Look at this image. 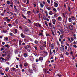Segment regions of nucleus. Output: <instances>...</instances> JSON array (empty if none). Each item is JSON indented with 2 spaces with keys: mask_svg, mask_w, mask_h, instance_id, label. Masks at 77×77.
Here are the masks:
<instances>
[{
  "mask_svg": "<svg viewBox=\"0 0 77 77\" xmlns=\"http://www.w3.org/2000/svg\"><path fill=\"white\" fill-rule=\"evenodd\" d=\"M0 74H1V75H3L5 74L3 72H0Z\"/></svg>",
  "mask_w": 77,
  "mask_h": 77,
  "instance_id": "5fc2aeb1",
  "label": "nucleus"
},
{
  "mask_svg": "<svg viewBox=\"0 0 77 77\" xmlns=\"http://www.w3.org/2000/svg\"><path fill=\"white\" fill-rule=\"evenodd\" d=\"M69 29L70 30H73V26L72 25H70L69 26Z\"/></svg>",
  "mask_w": 77,
  "mask_h": 77,
  "instance_id": "6e6552de",
  "label": "nucleus"
},
{
  "mask_svg": "<svg viewBox=\"0 0 77 77\" xmlns=\"http://www.w3.org/2000/svg\"><path fill=\"white\" fill-rule=\"evenodd\" d=\"M47 2L48 4H50V0H47Z\"/></svg>",
  "mask_w": 77,
  "mask_h": 77,
  "instance_id": "a19ab883",
  "label": "nucleus"
},
{
  "mask_svg": "<svg viewBox=\"0 0 77 77\" xmlns=\"http://www.w3.org/2000/svg\"><path fill=\"white\" fill-rule=\"evenodd\" d=\"M57 20H58L59 21H62V17L60 16L57 19Z\"/></svg>",
  "mask_w": 77,
  "mask_h": 77,
  "instance_id": "423d86ee",
  "label": "nucleus"
},
{
  "mask_svg": "<svg viewBox=\"0 0 77 77\" xmlns=\"http://www.w3.org/2000/svg\"><path fill=\"white\" fill-rule=\"evenodd\" d=\"M53 53H56V50H53Z\"/></svg>",
  "mask_w": 77,
  "mask_h": 77,
  "instance_id": "0e129e2a",
  "label": "nucleus"
},
{
  "mask_svg": "<svg viewBox=\"0 0 77 77\" xmlns=\"http://www.w3.org/2000/svg\"><path fill=\"white\" fill-rule=\"evenodd\" d=\"M15 3H17V0H15L14 2Z\"/></svg>",
  "mask_w": 77,
  "mask_h": 77,
  "instance_id": "774afa93",
  "label": "nucleus"
},
{
  "mask_svg": "<svg viewBox=\"0 0 77 77\" xmlns=\"http://www.w3.org/2000/svg\"><path fill=\"white\" fill-rule=\"evenodd\" d=\"M12 69H13V71H14L16 69L14 67H13L12 68Z\"/></svg>",
  "mask_w": 77,
  "mask_h": 77,
  "instance_id": "09e8293b",
  "label": "nucleus"
},
{
  "mask_svg": "<svg viewBox=\"0 0 77 77\" xmlns=\"http://www.w3.org/2000/svg\"><path fill=\"white\" fill-rule=\"evenodd\" d=\"M39 36H43V33H42L40 32L38 34Z\"/></svg>",
  "mask_w": 77,
  "mask_h": 77,
  "instance_id": "dca6fc26",
  "label": "nucleus"
},
{
  "mask_svg": "<svg viewBox=\"0 0 77 77\" xmlns=\"http://www.w3.org/2000/svg\"><path fill=\"white\" fill-rule=\"evenodd\" d=\"M58 75L59 77H62V75H61L60 74H58Z\"/></svg>",
  "mask_w": 77,
  "mask_h": 77,
  "instance_id": "052dcab7",
  "label": "nucleus"
},
{
  "mask_svg": "<svg viewBox=\"0 0 77 77\" xmlns=\"http://www.w3.org/2000/svg\"><path fill=\"white\" fill-rule=\"evenodd\" d=\"M47 9H48V11H50V10H51V8L50 7H48L47 8Z\"/></svg>",
  "mask_w": 77,
  "mask_h": 77,
  "instance_id": "6e6d98bb",
  "label": "nucleus"
},
{
  "mask_svg": "<svg viewBox=\"0 0 77 77\" xmlns=\"http://www.w3.org/2000/svg\"><path fill=\"white\" fill-rule=\"evenodd\" d=\"M46 44H47V42L45 41L43 42V47H47Z\"/></svg>",
  "mask_w": 77,
  "mask_h": 77,
  "instance_id": "39448f33",
  "label": "nucleus"
},
{
  "mask_svg": "<svg viewBox=\"0 0 77 77\" xmlns=\"http://www.w3.org/2000/svg\"><path fill=\"white\" fill-rule=\"evenodd\" d=\"M46 36H50V35L48 34H46Z\"/></svg>",
  "mask_w": 77,
  "mask_h": 77,
  "instance_id": "e2e57ef3",
  "label": "nucleus"
},
{
  "mask_svg": "<svg viewBox=\"0 0 77 77\" xmlns=\"http://www.w3.org/2000/svg\"><path fill=\"white\" fill-rule=\"evenodd\" d=\"M45 12L46 14V16L48 17V14L47 11H45Z\"/></svg>",
  "mask_w": 77,
  "mask_h": 77,
  "instance_id": "ddd939ff",
  "label": "nucleus"
},
{
  "mask_svg": "<svg viewBox=\"0 0 77 77\" xmlns=\"http://www.w3.org/2000/svg\"><path fill=\"white\" fill-rule=\"evenodd\" d=\"M63 35H60V38H61V39H63Z\"/></svg>",
  "mask_w": 77,
  "mask_h": 77,
  "instance_id": "c85d7f7f",
  "label": "nucleus"
},
{
  "mask_svg": "<svg viewBox=\"0 0 77 77\" xmlns=\"http://www.w3.org/2000/svg\"><path fill=\"white\" fill-rule=\"evenodd\" d=\"M57 3H58L57 1H56L54 3V6L55 8H57L58 6V4Z\"/></svg>",
  "mask_w": 77,
  "mask_h": 77,
  "instance_id": "f257e3e1",
  "label": "nucleus"
},
{
  "mask_svg": "<svg viewBox=\"0 0 77 77\" xmlns=\"http://www.w3.org/2000/svg\"><path fill=\"white\" fill-rule=\"evenodd\" d=\"M62 15L63 17V18H65V14H64V13H63L62 14Z\"/></svg>",
  "mask_w": 77,
  "mask_h": 77,
  "instance_id": "f704fd0d",
  "label": "nucleus"
},
{
  "mask_svg": "<svg viewBox=\"0 0 77 77\" xmlns=\"http://www.w3.org/2000/svg\"><path fill=\"white\" fill-rule=\"evenodd\" d=\"M30 11H28L27 12V14H28V15H30Z\"/></svg>",
  "mask_w": 77,
  "mask_h": 77,
  "instance_id": "ea45409f",
  "label": "nucleus"
},
{
  "mask_svg": "<svg viewBox=\"0 0 77 77\" xmlns=\"http://www.w3.org/2000/svg\"><path fill=\"white\" fill-rule=\"evenodd\" d=\"M57 44L58 46L60 45V44H59V41H57Z\"/></svg>",
  "mask_w": 77,
  "mask_h": 77,
  "instance_id": "6ab92c4d",
  "label": "nucleus"
},
{
  "mask_svg": "<svg viewBox=\"0 0 77 77\" xmlns=\"http://www.w3.org/2000/svg\"><path fill=\"white\" fill-rule=\"evenodd\" d=\"M21 41H20L19 43V45H21Z\"/></svg>",
  "mask_w": 77,
  "mask_h": 77,
  "instance_id": "79ce46f5",
  "label": "nucleus"
},
{
  "mask_svg": "<svg viewBox=\"0 0 77 77\" xmlns=\"http://www.w3.org/2000/svg\"><path fill=\"white\" fill-rule=\"evenodd\" d=\"M2 32H3V33H7V32H8V30H3Z\"/></svg>",
  "mask_w": 77,
  "mask_h": 77,
  "instance_id": "f3484780",
  "label": "nucleus"
},
{
  "mask_svg": "<svg viewBox=\"0 0 77 77\" xmlns=\"http://www.w3.org/2000/svg\"><path fill=\"white\" fill-rule=\"evenodd\" d=\"M68 10L69 12H71V10H70V7H68Z\"/></svg>",
  "mask_w": 77,
  "mask_h": 77,
  "instance_id": "bf43d9fd",
  "label": "nucleus"
},
{
  "mask_svg": "<svg viewBox=\"0 0 77 77\" xmlns=\"http://www.w3.org/2000/svg\"><path fill=\"white\" fill-rule=\"evenodd\" d=\"M15 22L16 24H18V19H17L16 20Z\"/></svg>",
  "mask_w": 77,
  "mask_h": 77,
  "instance_id": "412c9836",
  "label": "nucleus"
},
{
  "mask_svg": "<svg viewBox=\"0 0 77 77\" xmlns=\"http://www.w3.org/2000/svg\"><path fill=\"white\" fill-rule=\"evenodd\" d=\"M9 35H10V36H13V34L11 32H10Z\"/></svg>",
  "mask_w": 77,
  "mask_h": 77,
  "instance_id": "7c9ffc66",
  "label": "nucleus"
},
{
  "mask_svg": "<svg viewBox=\"0 0 77 77\" xmlns=\"http://www.w3.org/2000/svg\"><path fill=\"white\" fill-rule=\"evenodd\" d=\"M34 47L35 48V50H37L38 48H37V47L36 46H34Z\"/></svg>",
  "mask_w": 77,
  "mask_h": 77,
  "instance_id": "338daca9",
  "label": "nucleus"
},
{
  "mask_svg": "<svg viewBox=\"0 0 77 77\" xmlns=\"http://www.w3.org/2000/svg\"><path fill=\"white\" fill-rule=\"evenodd\" d=\"M11 3V2L9 1H8L7 2V3L8 4V5H10V3Z\"/></svg>",
  "mask_w": 77,
  "mask_h": 77,
  "instance_id": "b1692460",
  "label": "nucleus"
},
{
  "mask_svg": "<svg viewBox=\"0 0 77 77\" xmlns=\"http://www.w3.org/2000/svg\"><path fill=\"white\" fill-rule=\"evenodd\" d=\"M2 45H5V42H2Z\"/></svg>",
  "mask_w": 77,
  "mask_h": 77,
  "instance_id": "69168bd1",
  "label": "nucleus"
},
{
  "mask_svg": "<svg viewBox=\"0 0 77 77\" xmlns=\"http://www.w3.org/2000/svg\"><path fill=\"white\" fill-rule=\"evenodd\" d=\"M0 60H2V61H3L5 60L4 58H3V57H0Z\"/></svg>",
  "mask_w": 77,
  "mask_h": 77,
  "instance_id": "2eb2a0df",
  "label": "nucleus"
},
{
  "mask_svg": "<svg viewBox=\"0 0 77 77\" xmlns=\"http://www.w3.org/2000/svg\"><path fill=\"white\" fill-rule=\"evenodd\" d=\"M65 32V33H68L69 32V30H68V27L64 28Z\"/></svg>",
  "mask_w": 77,
  "mask_h": 77,
  "instance_id": "20e7f679",
  "label": "nucleus"
},
{
  "mask_svg": "<svg viewBox=\"0 0 77 77\" xmlns=\"http://www.w3.org/2000/svg\"><path fill=\"white\" fill-rule=\"evenodd\" d=\"M10 58H11V57H10V55H8L7 58L8 60H9Z\"/></svg>",
  "mask_w": 77,
  "mask_h": 77,
  "instance_id": "bb28decb",
  "label": "nucleus"
},
{
  "mask_svg": "<svg viewBox=\"0 0 77 77\" xmlns=\"http://www.w3.org/2000/svg\"><path fill=\"white\" fill-rule=\"evenodd\" d=\"M57 33L59 34V35H60V33L59 32V31H58L57 32Z\"/></svg>",
  "mask_w": 77,
  "mask_h": 77,
  "instance_id": "680f3d73",
  "label": "nucleus"
},
{
  "mask_svg": "<svg viewBox=\"0 0 77 77\" xmlns=\"http://www.w3.org/2000/svg\"><path fill=\"white\" fill-rule=\"evenodd\" d=\"M24 66H27L28 64L26 63H25L24 64Z\"/></svg>",
  "mask_w": 77,
  "mask_h": 77,
  "instance_id": "72a5a7b5",
  "label": "nucleus"
},
{
  "mask_svg": "<svg viewBox=\"0 0 77 77\" xmlns=\"http://www.w3.org/2000/svg\"><path fill=\"white\" fill-rule=\"evenodd\" d=\"M8 70H9V67H7L6 68V69H5V71H8Z\"/></svg>",
  "mask_w": 77,
  "mask_h": 77,
  "instance_id": "c9c22d12",
  "label": "nucleus"
},
{
  "mask_svg": "<svg viewBox=\"0 0 77 77\" xmlns=\"http://www.w3.org/2000/svg\"><path fill=\"white\" fill-rule=\"evenodd\" d=\"M61 47L60 48V51H63V50L64 49V46H63V45H61Z\"/></svg>",
  "mask_w": 77,
  "mask_h": 77,
  "instance_id": "7ed1b4c3",
  "label": "nucleus"
},
{
  "mask_svg": "<svg viewBox=\"0 0 77 77\" xmlns=\"http://www.w3.org/2000/svg\"><path fill=\"white\" fill-rule=\"evenodd\" d=\"M49 14L50 15H52L53 14V11H51L49 12Z\"/></svg>",
  "mask_w": 77,
  "mask_h": 77,
  "instance_id": "1a4fd4ad",
  "label": "nucleus"
},
{
  "mask_svg": "<svg viewBox=\"0 0 77 77\" xmlns=\"http://www.w3.org/2000/svg\"><path fill=\"white\" fill-rule=\"evenodd\" d=\"M19 66L21 68V69H22V68H23V67H22V66H23V64H20Z\"/></svg>",
  "mask_w": 77,
  "mask_h": 77,
  "instance_id": "cd10ccee",
  "label": "nucleus"
},
{
  "mask_svg": "<svg viewBox=\"0 0 77 77\" xmlns=\"http://www.w3.org/2000/svg\"><path fill=\"white\" fill-rule=\"evenodd\" d=\"M60 29H59L60 32L62 34L63 33L64 31H63V29L62 28V27L60 26Z\"/></svg>",
  "mask_w": 77,
  "mask_h": 77,
  "instance_id": "f03ea898",
  "label": "nucleus"
},
{
  "mask_svg": "<svg viewBox=\"0 0 77 77\" xmlns=\"http://www.w3.org/2000/svg\"><path fill=\"white\" fill-rule=\"evenodd\" d=\"M38 26L39 27H41V24L39 23H38Z\"/></svg>",
  "mask_w": 77,
  "mask_h": 77,
  "instance_id": "de8ad7c7",
  "label": "nucleus"
},
{
  "mask_svg": "<svg viewBox=\"0 0 77 77\" xmlns=\"http://www.w3.org/2000/svg\"><path fill=\"white\" fill-rule=\"evenodd\" d=\"M69 22H71L72 21V20H71V18H69Z\"/></svg>",
  "mask_w": 77,
  "mask_h": 77,
  "instance_id": "e433bc0d",
  "label": "nucleus"
},
{
  "mask_svg": "<svg viewBox=\"0 0 77 77\" xmlns=\"http://www.w3.org/2000/svg\"><path fill=\"white\" fill-rule=\"evenodd\" d=\"M11 21V20L10 19H8L7 20V21L8 22H10Z\"/></svg>",
  "mask_w": 77,
  "mask_h": 77,
  "instance_id": "58836bf2",
  "label": "nucleus"
},
{
  "mask_svg": "<svg viewBox=\"0 0 77 77\" xmlns=\"http://www.w3.org/2000/svg\"><path fill=\"white\" fill-rule=\"evenodd\" d=\"M73 46L75 48H77V45H73Z\"/></svg>",
  "mask_w": 77,
  "mask_h": 77,
  "instance_id": "864d4df0",
  "label": "nucleus"
},
{
  "mask_svg": "<svg viewBox=\"0 0 77 77\" xmlns=\"http://www.w3.org/2000/svg\"><path fill=\"white\" fill-rule=\"evenodd\" d=\"M29 3V0H27V2L26 3V4L28 5Z\"/></svg>",
  "mask_w": 77,
  "mask_h": 77,
  "instance_id": "603ef678",
  "label": "nucleus"
},
{
  "mask_svg": "<svg viewBox=\"0 0 77 77\" xmlns=\"http://www.w3.org/2000/svg\"><path fill=\"white\" fill-rule=\"evenodd\" d=\"M61 45H63V44H64V43L63 42V41H61Z\"/></svg>",
  "mask_w": 77,
  "mask_h": 77,
  "instance_id": "49530a36",
  "label": "nucleus"
},
{
  "mask_svg": "<svg viewBox=\"0 0 77 77\" xmlns=\"http://www.w3.org/2000/svg\"><path fill=\"white\" fill-rule=\"evenodd\" d=\"M33 70H34L35 71H36V69L35 67H33Z\"/></svg>",
  "mask_w": 77,
  "mask_h": 77,
  "instance_id": "c756f323",
  "label": "nucleus"
},
{
  "mask_svg": "<svg viewBox=\"0 0 77 77\" xmlns=\"http://www.w3.org/2000/svg\"><path fill=\"white\" fill-rule=\"evenodd\" d=\"M38 60L39 61L41 60H43V57H40L38 59Z\"/></svg>",
  "mask_w": 77,
  "mask_h": 77,
  "instance_id": "9b49d317",
  "label": "nucleus"
},
{
  "mask_svg": "<svg viewBox=\"0 0 77 77\" xmlns=\"http://www.w3.org/2000/svg\"><path fill=\"white\" fill-rule=\"evenodd\" d=\"M51 32H52L53 35V36H54L55 35L54 34V32L53 31H52V30H51Z\"/></svg>",
  "mask_w": 77,
  "mask_h": 77,
  "instance_id": "a18cd8bd",
  "label": "nucleus"
},
{
  "mask_svg": "<svg viewBox=\"0 0 77 77\" xmlns=\"http://www.w3.org/2000/svg\"><path fill=\"white\" fill-rule=\"evenodd\" d=\"M52 21L53 24H55L56 23V20L55 19H54L52 20Z\"/></svg>",
  "mask_w": 77,
  "mask_h": 77,
  "instance_id": "f8f14e48",
  "label": "nucleus"
},
{
  "mask_svg": "<svg viewBox=\"0 0 77 77\" xmlns=\"http://www.w3.org/2000/svg\"><path fill=\"white\" fill-rule=\"evenodd\" d=\"M5 46L6 47H8V48L10 47V46L9 45H5Z\"/></svg>",
  "mask_w": 77,
  "mask_h": 77,
  "instance_id": "a211bd4d",
  "label": "nucleus"
},
{
  "mask_svg": "<svg viewBox=\"0 0 77 77\" xmlns=\"http://www.w3.org/2000/svg\"><path fill=\"white\" fill-rule=\"evenodd\" d=\"M71 18L72 20H75V18L74 17V16H71Z\"/></svg>",
  "mask_w": 77,
  "mask_h": 77,
  "instance_id": "473e14b6",
  "label": "nucleus"
},
{
  "mask_svg": "<svg viewBox=\"0 0 77 77\" xmlns=\"http://www.w3.org/2000/svg\"><path fill=\"white\" fill-rule=\"evenodd\" d=\"M67 48H68V47H67V46H65V50H67Z\"/></svg>",
  "mask_w": 77,
  "mask_h": 77,
  "instance_id": "3c124183",
  "label": "nucleus"
},
{
  "mask_svg": "<svg viewBox=\"0 0 77 77\" xmlns=\"http://www.w3.org/2000/svg\"><path fill=\"white\" fill-rule=\"evenodd\" d=\"M29 59L31 60H33V57H32V56L29 57Z\"/></svg>",
  "mask_w": 77,
  "mask_h": 77,
  "instance_id": "aec40b11",
  "label": "nucleus"
},
{
  "mask_svg": "<svg viewBox=\"0 0 77 77\" xmlns=\"http://www.w3.org/2000/svg\"><path fill=\"white\" fill-rule=\"evenodd\" d=\"M53 11H54V12H57V10H56V9L55 8H54L53 9Z\"/></svg>",
  "mask_w": 77,
  "mask_h": 77,
  "instance_id": "4be33fe9",
  "label": "nucleus"
},
{
  "mask_svg": "<svg viewBox=\"0 0 77 77\" xmlns=\"http://www.w3.org/2000/svg\"><path fill=\"white\" fill-rule=\"evenodd\" d=\"M34 42L35 44H38V42L37 41H35Z\"/></svg>",
  "mask_w": 77,
  "mask_h": 77,
  "instance_id": "37998d69",
  "label": "nucleus"
},
{
  "mask_svg": "<svg viewBox=\"0 0 77 77\" xmlns=\"http://www.w3.org/2000/svg\"><path fill=\"white\" fill-rule=\"evenodd\" d=\"M54 17H57V14H55L54 15Z\"/></svg>",
  "mask_w": 77,
  "mask_h": 77,
  "instance_id": "13d9d810",
  "label": "nucleus"
},
{
  "mask_svg": "<svg viewBox=\"0 0 77 77\" xmlns=\"http://www.w3.org/2000/svg\"><path fill=\"white\" fill-rule=\"evenodd\" d=\"M38 16L39 18H42V15H41V14H38Z\"/></svg>",
  "mask_w": 77,
  "mask_h": 77,
  "instance_id": "2f4dec72",
  "label": "nucleus"
},
{
  "mask_svg": "<svg viewBox=\"0 0 77 77\" xmlns=\"http://www.w3.org/2000/svg\"><path fill=\"white\" fill-rule=\"evenodd\" d=\"M18 11V9L17 8H16L14 9V11L15 12H17V11Z\"/></svg>",
  "mask_w": 77,
  "mask_h": 77,
  "instance_id": "8fccbe9b",
  "label": "nucleus"
},
{
  "mask_svg": "<svg viewBox=\"0 0 77 77\" xmlns=\"http://www.w3.org/2000/svg\"><path fill=\"white\" fill-rule=\"evenodd\" d=\"M24 57H27V54L26 53H25L24 54Z\"/></svg>",
  "mask_w": 77,
  "mask_h": 77,
  "instance_id": "5701e85b",
  "label": "nucleus"
},
{
  "mask_svg": "<svg viewBox=\"0 0 77 77\" xmlns=\"http://www.w3.org/2000/svg\"><path fill=\"white\" fill-rule=\"evenodd\" d=\"M51 48L52 49H53V48H54V44L52 43L51 44Z\"/></svg>",
  "mask_w": 77,
  "mask_h": 77,
  "instance_id": "9d476101",
  "label": "nucleus"
},
{
  "mask_svg": "<svg viewBox=\"0 0 77 77\" xmlns=\"http://www.w3.org/2000/svg\"><path fill=\"white\" fill-rule=\"evenodd\" d=\"M27 48H30V46L29 45H27L26 46Z\"/></svg>",
  "mask_w": 77,
  "mask_h": 77,
  "instance_id": "393cba45",
  "label": "nucleus"
},
{
  "mask_svg": "<svg viewBox=\"0 0 77 77\" xmlns=\"http://www.w3.org/2000/svg\"><path fill=\"white\" fill-rule=\"evenodd\" d=\"M20 36L22 38H25V35L23 33L20 34Z\"/></svg>",
  "mask_w": 77,
  "mask_h": 77,
  "instance_id": "0eeeda50",
  "label": "nucleus"
},
{
  "mask_svg": "<svg viewBox=\"0 0 77 77\" xmlns=\"http://www.w3.org/2000/svg\"><path fill=\"white\" fill-rule=\"evenodd\" d=\"M34 25L35 26H36V27H38V25H37V23H34Z\"/></svg>",
  "mask_w": 77,
  "mask_h": 77,
  "instance_id": "c03bdc74",
  "label": "nucleus"
},
{
  "mask_svg": "<svg viewBox=\"0 0 77 77\" xmlns=\"http://www.w3.org/2000/svg\"><path fill=\"white\" fill-rule=\"evenodd\" d=\"M25 31L26 32H29V30L28 29H26Z\"/></svg>",
  "mask_w": 77,
  "mask_h": 77,
  "instance_id": "a878e982",
  "label": "nucleus"
},
{
  "mask_svg": "<svg viewBox=\"0 0 77 77\" xmlns=\"http://www.w3.org/2000/svg\"><path fill=\"white\" fill-rule=\"evenodd\" d=\"M18 32V31H17V29H15V33H17Z\"/></svg>",
  "mask_w": 77,
  "mask_h": 77,
  "instance_id": "4d7b16f0",
  "label": "nucleus"
},
{
  "mask_svg": "<svg viewBox=\"0 0 77 77\" xmlns=\"http://www.w3.org/2000/svg\"><path fill=\"white\" fill-rule=\"evenodd\" d=\"M40 6H41V8H43V7H44V5H43V4H42V3L40 2Z\"/></svg>",
  "mask_w": 77,
  "mask_h": 77,
  "instance_id": "4468645a",
  "label": "nucleus"
},
{
  "mask_svg": "<svg viewBox=\"0 0 77 77\" xmlns=\"http://www.w3.org/2000/svg\"><path fill=\"white\" fill-rule=\"evenodd\" d=\"M75 36H76V35H75V34H74L73 35V36L74 37V39H75V38H76V37H75Z\"/></svg>",
  "mask_w": 77,
  "mask_h": 77,
  "instance_id": "4c0bfd02",
  "label": "nucleus"
}]
</instances>
